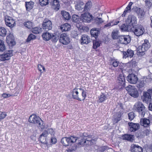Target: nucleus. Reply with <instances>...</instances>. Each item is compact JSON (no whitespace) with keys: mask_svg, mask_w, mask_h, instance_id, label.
Returning <instances> with one entry per match:
<instances>
[{"mask_svg":"<svg viewBox=\"0 0 152 152\" xmlns=\"http://www.w3.org/2000/svg\"><path fill=\"white\" fill-rule=\"evenodd\" d=\"M29 122L34 124H37L42 129L45 128V126L43 125V121L38 116L36 115L33 114L30 116L28 119Z\"/></svg>","mask_w":152,"mask_h":152,"instance_id":"nucleus-1","label":"nucleus"},{"mask_svg":"<svg viewBox=\"0 0 152 152\" xmlns=\"http://www.w3.org/2000/svg\"><path fill=\"white\" fill-rule=\"evenodd\" d=\"M150 46L148 40L147 39L144 40V42L142 45L138 47L137 50V53L138 55H142L144 54V52L148 50Z\"/></svg>","mask_w":152,"mask_h":152,"instance_id":"nucleus-2","label":"nucleus"},{"mask_svg":"<svg viewBox=\"0 0 152 152\" xmlns=\"http://www.w3.org/2000/svg\"><path fill=\"white\" fill-rule=\"evenodd\" d=\"M78 137L74 136H71L69 137H64L62 138L61 142L64 146L71 145L75 142L78 139Z\"/></svg>","mask_w":152,"mask_h":152,"instance_id":"nucleus-3","label":"nucleus"},{"mask_svg":"<svg viewBox=\"0 0 152 152\" xmlns=\"http://www.w3.org/2000/svg\"><path fill=\"white\" fill-rule=\"evenodd\" d=\"M134 108L141 117L144 116L145 113V107L142 102L138 101L136 102L134 105Z\"/></svg>","mask_w":152,"mask_h":152,"instance_id":"nucleus-4","label":"nucleus"},{"mask_svg":"<svg viewBox=\"0 0 152 152\" xmlns=\"http://www.w3.org/2000/svg\"><path fill=\"white\" fill-rule=\"evenodd\" d=\"M131 31H133L136 35L139 36L143 34L144 29L142 26L138 24L132 27Z\"/></svg>","mask_w":152,"mask_h":152,"instance_id":"nucleus-5","label":"nucleus"},{"mask_svg":"<svg viewBox=\"0 0 152 152\" xmlns=\"http://www.w3.org/2000/svg\"><path fill=\"white\" fill-rule=\"evenodd\" d=\"M4 20L6 25L10 28H13L15 26V21L11 17L6 16L5 17Z\"/></svg>","mask_w":152,"mask_h":152,"instance_id":"nucleus-6","label":"nucleus"},{"mask_svg":"<svg viewBox=\"0 0 152 152\" xmlns=\"http://www.w3.org/2000/svg\"><path fill=\"white\" fill-rule=\"evenodd\" d=\"M59 41L64 45H67L70 42V38L66 34H62L59 37Z\"/></svg>","mask_w":152,"mask_h":152,"instance_id":"nucleus-7","label":"nucleus"},{"mask_svg":"<svg viewBox=\"0 0 152 152\" xmlns=\"http://www.w3.org/2000/svg\"><path fill=\"white\" fill-rule=\"evenodd\" d=\"M13 51L12 50L7 51L3 54L0 55V60L1 61L8 60L10 59V57L12 56Z\"/></svg>","mask_w":152,"mask_h":152,"instance_id":"nucleus-8","label":"nucleus"},{"mask_svg":"<svg viewBox=\"0 0 152 152\" xmlns=\"http://www.w3.org/2000/svg\"><path fill=\"white\" fill-rule=\"evenodd\" d=\"M80 19L83 22L89 23L92 20L93 16L89 13H85L81 14Z\"/></svg>","mask_w":152,"mask_h":152,"instance_id":"nucleus-9","label":"nucleus"},{"mask_svg":"<svg viewBox=\"0 0 152 152\" xmlns=\"http://www.w3.org/2000/svg\"><path fill=\"white\" fill-rule=\"evenodd\" d=\"M42 24L43 29L46 31H48L52 28V22L48 19L44 20Z\"/></svg>","mask_w":152,"mask_h":152,"instance_id":"nucleus-10","label":"nucleus"},{"mask_svg":"<svg viewBox=\"0 0 152 152\" xmlns=\"http://www.w3.org/2000/svg\"><path fill=\"white\" fill-rule=\"evenodd\" d=\"M6 41L10 47H12L16 44V42L12 34L10 33L7 35L6 38Z\"/></svg>","mask_w":152,"mask_h":152,"instance_id":"nucleus-11","label":"nucleus"},{"mask_svg":"<svg viewBox=\"0 0 152 152\" xmlns=\"http://www.w3.org/2000/svg\"><path fill=\"white\" fill-rule=\"evenodd\" d=\"M118 39L119 42L125 45L129 43L131 41V38L130 37L127 35L121 36L119 37Z\"/></svg>","mask_w":152,"mask_h":152,"instance_id":"nucleus-12","label":"nucleus"},{"mask_svg":"<svg viewBox=\"0 0 152 152\" xmlns=\"http://www.w3.org/2000/svg\"><path fill=\"white\" fill-rule=\"evenodd\" d=\"M126 79L129 82L133 84H136L138 80L137 76L134 74H129L127 77Z\"/></svg>","mask_w":152,"mask_h":152,"instance_id":"nucleus-13","label":"nucleus"},{"mask_svg":"<svg viewBox=\"0 0 152 152\" xmlns=\"http://www.w3.org/2000/svg\"><path fill=\"white\" fill-rule=\"evenodd\" d=\"M129 130L131 132H134L138 130L140 128L139 124L134 123L133 122L128 123Z\"/></svg>","mask_w":152,"mask_h":152,"instance_id":"nucleus-14","label":"nucleus"},{"mask_svg":"<svg viewBox=\"0 0 152 152\" xmlns=\"http://www.w3.org/2000/svg\"><path fill=\"white\" fill-rule=\"evenodd\" d=\"M79 90H80V88H75L71 91L70 93L72 94V97L73 99L81 101V99L79 97L78 91Z\"/></svg>","mask_w":152,"mask_h":152,"instance_id":"nucleus-15","label":"nucleus"},{"mask_svg":"<svg viewBox=\"0 0 152 152\" xmlns=\"http://www.w3.org/2000/svg\"><path fill=\"white\" fill-rule=\"evenodd\" d=\"M123 57L126 58L127 57H132L134 55V51L131 49H128L126 51H122Z\"/></svg>","mask_w":152,"mask_h":152,"instance_id":"nucleus-16","label":"nucleus"},{"mask_svg":"<svg viewBox=\"0 0 152 152\" xmlns=\"http://www.w3.org/2000/svg\"><path fill=\"white\" fill-rule=\"evenodd\" d=\"M50 5L52 9L56 11H57L59 9L60 4L59 1L57 0H53L50 2Z\"/></svg>","mask_w":152,"mask_h":152,"instance_id":"nucleus-17","label":"nucleus"},{"mask_svg":"<svg viewBox=\"0 0 152 152\" xmlns=\"http://www.w3.org/2000/svg\"><path fill=\"white\" fill-rule=\"evenodd\" d=\"M131 152H143L142 147L136 144H132L131 146Z\"/></svg>","mask_w":152,"mask_h":152,"instance_id":"nucleus-18","label":"nucleus"},{"mask_svg":"<svg viewBox=\"0 0 152 152\" xmlns=\"http://www.w3.org/2000/svg\"><path fill=\"white\" fill-rule=\"evenodd\" d=\"M141 98L143 102L147 103L150 102L151 100V96L149 94L145 92H143V95L142 96Z\"/></svg>","mask_w":152,"mask_h":152,"instance_id":"nucleus-19","label":"nucleus"},{"mask_svg":"<svg viewBox=\"0 0 152 152\" xmlns=\"http://www.w3.org/2000/svg\"><path fill=\"white\" fill-rule=\"evenodd\" d=\"M126 22L129 23H131L132 26L133 24L137 23L136 17L133 15H130L128 16Z\"/></svg>","mask_w":152,"mask_h":152,"instance_id":"nucleus-20","label":"nucleus"},{"mask_svg":"<svg viewBox=\"0 0 152 152\" xmlns=\"http://www.w3.org/2000/svg\"><path fill=\"white\" fill-rule=\"evenodd\" d=\"M91 42L90 37L87 35H83L81 38V43L82 44H88Z\"/></svg>","mask_w":152,"mask_h":152,"instance_id":"nucleus-21","label":"nucleus"},{"mask_svg":"<svg viewBox=\"0 0 152 152\" xmlns=\"http://www.w3.org/2000/svg\"><path fill=\"white\" fill-rule=\"evenodd\" d=\"M134 9L136 13L139 17L142 18L144 17L145 12L142 9L136 7Z\"/></svg>","mask_w":152,"mask_h":152,"instance_id":"nucleus-22","label":"nucleus"},{"mask_svg":"<svg viewBox=\"0 0 152 152\" xmlns=\"http://www.w3.org/2000/svg\"><path fill=\"white\" fill-rule=\"evenodd\" d=\"M118 83L119 85L121 86V88L123 87L125 84V78L123 74H120L118 77Z\"/></svg>","mask_w":152,"mask_h":152,"instance_id":"nucleus-23","label":"nucleus"},{"mask_svg":"<svg viewBox=\"0 0 152 152\" xmlns=\"http://www.w3.org/2000/svg\"><path fill=\"white\" fill-rule=\"evenodd\" d=\"M122 138L124 140H127L130 142H132L134 140V135L125 134L122 135Z\"/></svg>","mask_w":152,"mask_h":152,"instance_id":"nucleus-24","label":"nucleus"},{"mask_svg":"<svg viewBox=\"0 0 152 152\" xmlns=\"http://www.w3.org/2000/svg\"><path fill=\"white\" fill-rule=\"evenodd\" d=\"M129 92L130 96L135 98L139 96L138 92L135 88H129Z\"/></svg>","mask_w":152,"mask_h":152,"instance_id":"nucleus-25","label":"nucleus"},{"mask_svg":"<svg viewBox=\"0 0 152 152\" xmlns=\"http://www.w3.org/2000/svg\"><path fill=\"white\" fill-rule=\"evenodd\" d=\"M140 124L144 127H148L150 126V122L149 119L144 118L141 119Z\"/></svg>","mask_w":152,"mask_h":152,"instance_id":"nucleus-26","label":"nucleus"},{"mask_svg":"<svg viewBox=\"0 0 152 152\" xmlns=\"http://www.w3.org/2000/svg\"><path fill=\"white\" fill-rule=\"evenodd\" d=\"M71 27L70 25L67 23H66L60 26V28L62 31H66L69 30Z\"/></svg>","mask_w":152,"mask_h":152,"instance_id":"nucleus-27","label":"nucleus"},{"mask_svg":"<svg viewBox=\"0 0 152 152\" xmlns=\"http://www.w3.org/2000/svg\"><path fill=\"white\" fill-rule=\"evenodd\" d=\"M99 32V31L95 28H93L90 31L91 37H94L96 39L97 38Z\"/></svg>","mask_w":152,"mask_h":152,"instance_id":"nucleus-28","label":"nucleus"},{"mask_svg":"<svg viewBox=\"0 0 152 152\" xmlns=\"http://www.w3.org/2000/svg\"><path fill=\"white\" fill-rule=\"evenodd\" d=\"M52 34L48 32L43 33L42 35L43 39L45 41H48L51 39Z\"/></svg>","mask_w":152,"mask_h":152,"instance_id":"nucleus-29","label":"nucleus"},{"mask_svg":"<svg viewBox=\"0 0 152 152\" xmlns=\"http://www.w3.org/2000/svg\"><path fill=\"white\" fill-rule=\"evenodd\" d=\"M61 13L64 20H69L71 18V16L69 13L65 11H62Z\"/></svg>","mask_w":152,"mask_h":152,"instance_id":"nucleus-30","label":"nucleus"},{"mask_svg":"<svg viewBox=\"0 0 152 152\" xmlns=\"http://www.w3.org/2000/svg\"><path fill=\"white\" fill-rule=\"evenodd\" d=\"M98 102L99 103H102L107 99V95L101 93V94L98 96Z\"/></svg>","mask_w":152,"mask_h":152,"instance_id":"nucleus-31","label":"nucleus"},{"mask_svg":"<svg viewBox=\"0 0 152 152\" xmlns=\"http://www.w3.org/2000/svg\"><path fill=\"white\" fill-rule=\"evenodd\" d=\"M92 136L91 135V137H88L86 139H81L82 141L80 142H78V144L80 145H82L84 144H86V143H87L89 142H90L91 140V138H92Z\"/></svg>","mask_w":152,"mask_h":152,"instance_id":"nucleus-32","label":"nucleus"},{"mask_svg":"<svg viewBox=\"0 0 152 152\" xmlns=\"http://www.w3.org/2000/svg\"><path fill=\"white\" fill-rule=\"evenodd\" d=\"M131 26L127 24H123L121 26V29L123 31H129L131 30Z\"/></svg>","mask_w":152,"mask_h":152,"instance_id":"nucleus-33","label":"nucleus"},{"mask_svg":"<svg viewBox=\"0 0 152 152\" xmlns=\"http://www.w3.org/2000/svg\"><path fill=\"white\" fill-rule=\"evenodd\" d=\"M101 43V42L97 40L96 39H95V40H94L93 41V48L94 49H96L100 46Z\"/></svg>","mask_w":152,"mask_h":152,"instance_id":"nucleus-34","label":"nucleus"},{"mask_svg":"<svg viewBox=\"0 0 152 152\" xmlns=\"http://www.w3.org/2000/svg\"><path fill=\"white\" fill-rule=\"evenodd\" d=\"M42 28L40 27H35L32 28L31 31L34 34H39L42 32Z\"/></svg>","mask_w":152,"mask_h":152,"instance_id":"nucleus-35","label":"nucleus"},{"mask_svg":"<svg viewBox=\"0 0 152 152\" xmlns=\"http://www.w3.org/2000/svg\"><path fill=\"white\" fill-rule=\"evenodd\" d=\"M92 6V3L91 1H88L84 5L83 11L87 12Z\"/></svg>","mask_w":152,"mask_h":152,"instance_id":"nucleus-36","label":"nucleus"},{"mask_svg":"<svg viewBox=\"0 0 152 152\" xmlns=\"http://www.w3.org/2000/svg\"><path fill=\"white\" fill-rule=\"evenodd\" d=\"M19 92L17 91V93H15L14 94H7L5 93H4L2 94L1 96L4 98H7L10 97V96H17Z\"/></svg>","mask_w":152,"mask_h":152,"instance_id":"nucleus-37","label":"nucleus"},{"mask_svg":"<svg viewBox=\"0 0 152 152\" xmlns=\"http://www.w3.org/2000/svg\"><path fill=\"white\" fill-rule=\"evenodd\" d=\"M48 134V131L45 130L40 135V137H39V141L41 142H44V141H43L42 140V138L43 137H46Z\"/></svg>","mask_w":152,"mask_h":152,"instance_id":"nucleus-38","label":"nucleus"},{"mask_svg":"<svg viewBox=\"0 0 152 152\" xmlns=\"http://www.w3.org/2000/svg\"><path fill=\"white\" fill-rule=\"evenodd\" d=\"M145 83L143 80H140L137 83L136 86L139 90H141V89L143 88L144 86Z\"/></svg>","mask_w":152,"mask_h":152,"instance_id":"nucleus-39","label":"nucleus"},{"mask_svg":"<svg viewBox=\"0 0 152 152\" xmlns=\"http://www.w3.org/2000/svg\"><path fill=\"white\" fill-rule=\"evenodd\" d=\"M84 5L83 2H80V4H78L75 6L76 9L78 10H81L83 9H84Z\"/></svg>","mask_w":152,"mask_h":152,"instance_id":"nucleus-40","label":"nucleus"},{"mask_svg":"<svg viewBox=\"0 0 152 152\" xmlns=\"http://www.w3.org/2000/svg\"><path fill=\"white\" fill-rule=\"evenodd\" d=\"M101 18L96 17L94 19V23L97 25H99L104 22Z\"/></svg>","mask_w":152,"mask_h":152,"instance_id":"nucleus-41","label":"nucleus"},{"mask_svg":"<svg viewBox=\"0 0 152 152\" xmlns=\"http://www.w3.org/2000/svg\"><path fill=\"white\" fill-rule=\"evenodd\" d=\"M7 30L3 27H0V35L2 37H5L7 34Z\"/></svg>","mask_w":152,"mask_h":152,"instance_id":"nucleus-42","label":"nucleus"},{"mask_svg":"<svg viewBox=\"0 0 152 152\" xmlns=\"http://www.w3.org/2000/svg\"><path fill=\"white\" fill-rule=\"evenodd\" d=\"M32 2H26L25 3V7L27 10H29L33 8L32 5L31 4Z\"/></svg>","mask_w":152,"mask_h":152,"instance_id":"nucleus-43","label":"nucleus"},{"mask_svg":"<svg viewBox=\"0 0 152 152\" xmlns=\"http://www.w3.org/2000/svg\"><path fill=\"white\" fill-rule=\"evenodd\" d=\"M51 39L53 42H56L59 38L58 36L56 35L54 33L53 34H52Z\"/></svg>","mask_w":152,"mask_h":152,"instance_id":"nucleus-44","label":"nucleus"},{"mask_svg":"<svg viewBox=\"0 0 152 152\" xmlns=\"http://www.w3.org/2000/svg\"><path fill=\"white\" fill-rule=\"evenodd\" d=\"M40 4L42 6H45L49 3V0H39Z\"/></svg>","mask_w":152,"mask_h":152,"instance_id":"nucleus-45","label":"nucleus"},{"mask_svg":"<svg viewBox=\"0 0 152 152\" xmlns=\"http://www.w3.org/2000/svg\"><path fill=\"white\" fill-rule=\"evenodd\" d=\"M5 48L4 41L0 39V51H3L5 50Z\"/></svg>","mask_w":152,"mask_h":152,"instance_id":"nucleus-46","label":"nucleus"},{"mask_svg":"<svg viewBox=\"0 0 152 152\" xmlns=\"http://www.w3.org/2000/svg\"><path fill=\"white\" fill-rule=\"evenodd\" d=\"M24 26L28 28L31 29L32 26V23L29 21L26 22L24 23Z\"/></svg>","mask_w":152,"mask_h":152,"instance_id":"nucleus-47","label":"nucleus"},{"mask_svg":"<svg viewBox=\"0 0 152 152\" xmlns=\"http://www.w3.org/2000/svg\"><path fill=\"white\" fill-rule=\"evenodd\" d=\"M128 118L130 121L133 120L135 117L134 113L133 112L128 113Z\"/></svg>","mask_w":152,"mask_h":152,"instance_id":"nucleus-48","label":"nucleus"},{"mask_svg":"<svg viewBox=\"0 0 152 152\" xmlns=\"http://www.w3.org/2000/svg\"><path fill=\"white\" fill-rule=\"evenodd\" d=\"M36 38V37L34 35L31 34H30L27 39V42H29L31 40L35 39Z\"/></svg>","mask_w":152,"mask_h":152,"instance_id":"nucleus-49","label":"nucleus"},{"mask_svg":"<svg viewBox=\"0 0 152 152\" xmlns=\"http://www.w3.org/2000/svg\"><path fill=\"white\" fill-rule=\"evenodd\" d=\"M122 114L123 113H122L120 111L117 113L116 114L117 117L115 119V120L116 121V122H118V121H120L121 119V118Z\"/></svg>","mask_w":152,"mask_h":152,"instance_id":"nucleus-50","label":"nucleus"},{"mask_svg":"<svg viewBox=\"0 0 152 152\" xmlns=\"http://www.w3.org/2000/svg\"><path fill=\"white\" fill-rule=\"evenodd\" d=\"M72 19L74 22L77 23L79 21V17L77 15H73L72 16Z\"/></svg>","mask_w":152,"mask_h":152,"instance_id":"nucleus-51","label":"nucleus"},{"mask_svg":"<svg viewBox=\"0 0 152 152\" xmlns=\"http://www.w3.org/2000/svg\"><path fill=\"white\" fill-rule=\"evenodd\" d=\"M108 147L106 146H102L99 148V152H104V151L107 150Z\"/></svg>","mask_w":152,"mask_h":152,"instance_id":"nucleus-52","label":"nucleus"},{"mask_svg":"<svg viewBox=\"0 0 152 152\" xmlns=\"http://www.w3.org/2000/svg\"><path fill=\"white\" fill-rule=\"evenodd\" d=\"M147 128L144 130L143 131L144 134L146 135H148L151 133L152 131L151 130L149 127H147Z\"/></svg>","mask_w":152,"mask_h":152,"instance_id":"nucleus-53","label":"nucleus"},{"mask_svg":"<svg viewBox=\"0 0 152 152\" xmlns=\"http://www.w3.org/2000/svg\"><path fill=\"white\" fill-rule=\"evenodd\" d=\"M80 90H81L82 91V96L83 98L82 100H83L85 99L86 96V92L84 89H82L81 88H80Z\"/></svg>","mask_w":152,"mask_h":152,"instance_id":"nucleus-54","label":"nucleus"},{"mask_svg":"<svg viewBox=\"0 0 152 152\" xmlns=\"http://www.w3.org/2000/svg\"><path fill=\"white\" fill-rule=\"evenodd\" d=\"M97 138H94V139H91V140L90 142H89L88 143H86V145H91L94 144L95 142L97 140Z\"/></svg>","mask_w":152,"mask_h":152,"instance_id":"nucleus-55","label":"nucleus"},{"mask_svg":"<svg viewBox=\"0 0 152 152\" xmlns=\"http://www.w3.org/2000/svg\"><path fill=\"white\" fill-rule=\"evenodd\" d=\"M38 69L41 72H42L41 71L42 69L44 72L45 71V69L44 66L41 64H38Z\"/></svg>","mask_w":152,"mask_h":152,"instance_id":"nucleus-56","label":"nucleus"},{"mask_svg":"<svg viewBox=\"0 0 152 152\" xmlns=\"http://www.w3.org/2000/svg\"><path fill=\"white\" fill-rule=\"evenodd\" d=\"M145 4L148 7H151L152 5V0H146Z\"/></svg>","mask_w":152,"mask_h":152,"instance_id":"nucleus-57","label":"nucleus"},{"mask_svg":"<svg viewBox=\"0 0 152 152\" xmlns=\"http://www.w3.org/2000/svg\"><path fill=\"white\" fill-rule=\"evenodd\" d=\"M112 62V64L113 66L114 67H117L118 65L119 62L118 61H117L116 60H113L111 61Z\"/></svg>","mask_w":152,"mask_h":152,"instance_id":"nucleus-58","label":"nucleus"},{"mask_svg":"<svg viewBox=\"0 0 152 152\" xmlns=\"http://www.w3.org/2000/svg\"><path fill=\"white\" fill-rule=\"evenodd\" d=\"M7 115L6 113L5 112H2L0 114V120L4 119Z\"/></svg>","mask_w":152,"mask_h":152,"instance_id":"nucleus-59","label":"nucleus"},{"mask_svg":"<svg viewBox=\"0 0 152 152\" xmlns=\"http://www.w3.org/2000/svg\"><path fill=\"white\" fill-rule=\"evenodd\" d=\"M112 37L113 39H115L118 38V34L115 32H113L112 33Z\"/></svg>","mask_w":152,"mask_h":152,"instance_id":"nucleus-60","label":"nucleus"},{"mask_svg":"<svg viewBox=\"0 0 152 152\" xmlns=\"http://www.w3.org/2000/svg\"><path fill=\"white\" fill-rule=\"evenodd\" d=\"M130 11L127 7H126L125 10H124L123 14L121 15V16L122 17H124L126 15V13Z\"/></svg>","mask_w":152,"mask_h":152,"instance_id":"nucleus-61","label":"nucleus"},{"mask_svg":"<svg viewBox=\"0 0 152 152\" xmlns=\"http://www.w3.org/2000/svg\"><path fill=\"white\" fill-rule=\"evenodd\" d=\"M80 137L83 139L86 137H91V135H88L86 133H84L80 134Z\"/></svg>","mask_w":152,"mask_h":152,"instance_id":"nucleus-62","label":"nucleus"},{"mask_svg":"<svg viewBox=\"0 0 152 152\" xmlns=\"http://www.w3.org/2000/svg\"><path fill=\"white\" fill-rule=\"evenodd\" d=\"M113 24H112L111 22H110L108 23L107 24L105 25L104 26V28H109L111 26H113Z\"/></svg>","mask_w":152,"mask_h":152,"instance_id":"nucleus-63","label":"nucleus"},{"mask_svg":"<svg viewBox=\"0 0 152 152\" xmlns=\"http://www.w3.org/2000/svg\"><path fill=\"white\" fill-rule=\"evenodd\" d=\"M145 135V134H144V132L142 131L139 133L138 137L140 138H142Z\"/></svg>","mask_w":152,"mask_h":152,"instance_id":"nucleus-64","label":"nucleus"}]
</instances>
